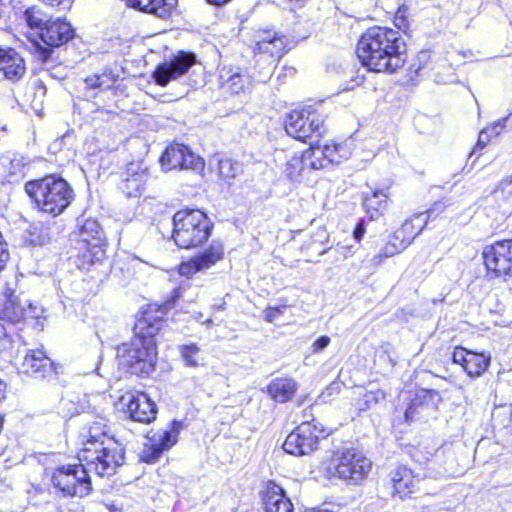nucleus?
Returning a JSON list of instances; mask_svg holds the SVG:
<instances>
[{
  "label": "nucleus",
  "mask_w": 512,
  "mask_h": 512,
  "mask_svg": "<svg viewBox=\"0 0 512 512\" xmlns=\"http://www.w3.org/2000/svg\"><path fill=\"white\" fill-rule=\"evenodd\" d=\"M285 130L288 135L305 142L325 132V116L310 108L293 110L285 119Z\"/></svg>",
  "instance_id": "6e6552de"
},
{
  "label": "nucleus",
  "mask_w": 512,
  "mask_h": 512,
  "mask_svg": "<svg viewBox=\"0 0 512 512\" xmlns=\"http://www.w3.org/2000/svg\"><path fill=\"white\" fill-rule=\"evenodd\" d=\"M345 250L350 251L351 247H343Z\"/></svg>",
  "instance_id": "680f3d73"
},
{
  "label": "nucleus",
  "mask_w": 512,
  "mask_h": 512,
  "mask_svg": "<svg viewBox=\"0 0 512 512\" xmlns=\"http://www.w3.org/2000/svg\"><path fill=\"white\" fill-rule=\"evenodd\" d=\"M298 390L297 382L292 378H276L267 386V393L278 403H286Z\"/></svg>",
  "instance_id": "bb28decb"
},
{
  "label": "nucleus",
  "mask_w": 512,
  "mask_h": 512,
  "mask_svg": "<svg viewBox=\"0 0 512 512\" xmlns=\"http://www.w3.org/2000/svg\"><path fill=\"white\" fill-rule=\"evenodd\" d=\"M52 483L64 496L84 497L91 491V480L83 464L64 465L52 475Z\"/></svg>",
  "instance_id": "1a4fd4ad"
},
{
  "label": "nucleus",
  "mask_w": 512,
  "mask_h": 512,
  "mask_svg": "<svg viewBox=\"0 0 512 512\" xmlns=\"http://www.w3.org/2000/svg\"><path fill=\"white\" fill-rule=\"evenodd\" d=\"M224 255L222 243L213 241L208 249L203 253L193 257L188 262H183L179 266V273L182 276L190 277L193 274L204 271L215 265Z\"/></svg>",
  "instance_id": "2eb2a0df"
},
{
  "label": "nucleus",
  "mask_w": 512,
  "mask_h": 512,
  "mask_svg": "<svg viewBox=\"0 0 512 512\" xmlns=\"http://www.w3.org/2000/svg\"><path fill=\"white\" fill-rule=\"evenodd\" d=\"M441 397L438 391L431 389L417 390L406 409L405 417L407 421H412L424 409L435 407Z\"/></svg>",
  "instance_id": "393cba45"
},
{
  "label": "nucleus",
  "mask_w": 512,
  "mask_h": 512,
  "mask_svg": "<svg viewBox=\"0 0 512 512\" xmlns=\"http://www.w3.org/2000/svg\"><path fill=\"white\" fill-rule=\"evenodd\" d=\"M151 2V6L154 9H148L147 13L155 14L160 18H166L175 7L177 0H152Z\"/></svg>",
  "instance_id": "a19ab883"
},
{
  "label": "nucleus",
  "mask_w": 512,
  "mask_h": 512,
  "mask_svg": "<svg viewBox=\"0 0 512 512\" xmlns=\"http://www.w3.org/2000/svg\"><path fill=\"white\" fill-rule=\"evenodd\" d=\"M196 63V56L191 52L180 51L178 54L160 63L152 74L155 83L165 87L169 82L185 75Z\"/></svg>",
  "instance_id": "9b49d317"
},
{
  "label": "nucleus",
  "mask_w": 512,
  "mask_h": 512,
  "mask_svg": "<svg viewBox=\"0 0 512 512\" xmlns=\"http://www.w3.org/2000/svg\"><path fill=\"white\" fill-rule=\"evenodd\" d=\"M265 512H293L294 507L282 487L269 482L263 495Z\"/></svg>",
  "instance_id": "4be33fe9"
},
{
  "label": "nucleus",
  "mask_w": 512,
  "mask_h": 512,
  "mask_svg": "<svg viewBox=\"0 0 512 512\" xmlns=\"http://www.w3.org/2000/svg\"><path fill=\"white\" fill-rule=\"evenodd\" d=\"M113 79L110 74L102 73V74H94L88 76L84 80L85 89H107L113 85Z\"/></svg>",
  "instance_id": "e433bc0d"
},
{
  "label": "nucleus",
  "mask_w": 512,
  "mask_h": 512,
  "mask_svg": "<svg viewBox=\"0 0 512 512\" xmlns=\"http://www.w3.org/2000/svg\"><path fill=\"white\" fill-rule=\"evenodd\" d=\"M78 459L88 473L111 476L124 463V449L116 440L104 439L84 446Z\"/></svg>",
  "instance_id": "423d86ee"
},
{
  "label": "nucleus",
  "mask_w": 512,
  "mask_h": 512,
  "mask_svg": "<svg viewBox=\"0 0 512 512\" xmlns=\"http://www.w3.org/2000/svg\"><path fill=\"white\" fill-rule=\"evenodd\" d=\"M287 310L286 305H281L277 307H267L264 311V318L267 322H274L279 319L281 315L284 314V312Z\"/></svg>",
  "instance_id": "a18cd8bd"
},
{
  "label": "nucleus",
  "mask_w": 512,
  "mask_h": 512,
  "mask_svg": "<svg viewBox=\"0 0 512 512\" xmlns=\"http://www.w3.org/2000/svg\"><path fill=\"white\" fill-rule=\"evenodd\" d=\"M331 342L330 337L323 335L320 336L317 340H315L311 346V350L313 353H319L323 351Z\"/></svg>",
  "instance_id": "de8ad7c7"
},
{
  "label": "nucleus",
  "mask_w": 512,
  "mask_h": 512,
  "mask_svg": "<svg viewBox=\"0 0 512 512\" xmlns=\"http://www.w3.org/2000/svg\"><path fill=\"white\" fill-rule=\"evenodd\" d=\"M180 431V423L174 421L170 430L164 431L158 435V438H153L149 446H146L143 451L142 459L145 462L153 463L161 456L163 451L169 449L177 442V437Z\"/></svg>",
  "instance_id": "aec40b11"
},
{
  "label": "nucleus",
  "mask_w": 512,
  "mask_h": 512,
  "mask_svg": "<svg viewBox=\"0 0 512 512\" xmlns=\"http://www.w3.org/2000/svg\"><path fill=\"white\" fill-rule=\"evenodd\" d=\"M500 412H497V414H493V417L496 418V417H499L500 416Z\"/></svg>",
  "instance_id": "052dcab7"
},
{
  "label": "nucleus",
  "mask_w": 512,
  "mask_h": 512,
  "mask_svg": "<svg viewBox=\"0 0 512 512\" xmlns=\"http://www.w3.org/2000/svg\"><path fill=\"white\" fill-rule=\"evenodd\" d=\"M25 167L26 163L22 156L15 155L13 158H11L10 165L8 168L9 182H16L23 178L25 175Z\"/></svg>",
  "instance_id": "ea45409f"
},
{
  "label": "nucleus",
  "mask_w": 512,
  "mask_h": 512,
  "mask_svg": "<svg viewBox=\"0 0 512 512\" xmlns=\"http://www.w3.org/2000/svg\"><path fill=\"white\" fill-rule=\"evenodd\" d=\"M446 380H448L450 383L456 385V381H455V378L450 376L449 378H445Z\"/></svg>",
  "instance_id": "13d9d810"
},
{
  "label": "nucleus",
  "mask_w": 512,
  "mask_h": 512,
  "mask_svg": "<svg viewBox=\"0 0 512 512\" xmlns=\"http://www.w3.org/2000/svg\"><path fill=\"white\" fill-rule=\"evenodd\" d=\"M0 71L7 79L18 80L25 73L24 59L12 48H0Z\"/></svg>",
  "instance_id": "b1692460"
},
{
  "label": "nucleus",
  "mask_w": 512,
  "mask_h": 512,
  "mask_svg": "<svg viewBox=\"0 0 512 512\" xmlns=\"http://www.w3.org/2000/svg\"><path fill=\"white\" fill-rule=\"evenodd\" d=\"M327 435L322 423L313 418L302 422L286 437L283 449L294 456L309 455Z\"/></svg>",
  "instance_id": "0eeeda50"
},
{
  "label": "nucleus",
  "mask_w": 512,
  "mask_h": 512,
  "mask_svg": "<svg viewBox=\"0 0 512 512\" xmlns=\"http://www.w3.org/2000/svg\"><path fill=\"white\" fill-rule=\"evenodd\" d=\"M213 224L200 210H180L173 216L172 238L182 249H191L206 242Z\"/></svg>",
  "instance_id": "39448f33"
},
{
  "label": "nucleus",
  "mask_w": 512,
  "mask_h": 512,
  "mask_svg": "<svg viewBox=\"0 0 512 512\" xmlns=\"http://www.w3.org/2000/svg\"><path fill=\"white\" fill-rule=\"evenodd\" d=\"M25 191L39 211L53 217L62 214L75 196L70 184L55 175L27 182Z\"/></svg>",
  "instance_id": "7ed1b4c3"
},
{
  "label": "nucleus",
  "mask_w": 512,
  "mask_h": 512,
  "mask_svg": "<svg viewBox=\"0 0 512 512\" xmlns=\"http://www.w3.org/2000/svg\"><path fill=\"white\" fill-rule=\"evenodd\" d=\"M74 31L67 21L63 19H49L40 33L41 40L52 47H59L73 38Z\"/></svg>",
  "instance_id": "412c9836"
},
{
  "label": "nucleus",
  "mask_w": 512,
  "mask_h": 512,
  "mask_svg": "<svg viewBox=\"0 0 512 512\" xmlns=\"http://www.w3.org/2000/svg\"><path fill=\"white\" fill-rule=\"evenodd\" d=\"M365 233L363 222H359L354 229L353 236L357 241H360Z\"/></svg>",
  "instance_id": "3c124183"
},
{
  "label": "nucleus",
  "mask_w": 512,
  "mask_h": 512,
  "mask_svg": "<svg viewBox=\"0 0 512 512\" xmlns=\"http://www.w3.org/2000/svg\"><path fill=\"white\" fill-rule=\"evenodd\" d=\"M42 314L43 309L41 307L32 304L27 299H22L11 291L7 294V299L0 310V320L15 324L27 318H40Z\"/></svg>",
  "instance_id": "f8f14e48"
},
{
  "label": "nucleus",
  "mask_w": 512,
  "mask_h": 512,
  "mask_svg": "<svg viewBox=\"0 0 512 512\" xmlns=\"http://www.w3.org/2000/svg\"><path fill=\"white\" fill-rule=\"evenodd\" d=\"M343 387V384L339 381L332 382L319 396V399L322 402H328L331 400V397L339 394L341 389Z\"/></svg>",
  "instance_id": "c03bdc74"
},
{
  "label": "nucleus",
  "mask_w": 512,
  "mask_h": 512,
  "mask_svg": "<svg viewBox=\"0 0 512 512\" xmlns=\"http://www.w3.org/2000/svg\"><path fill=\"white\" fill-rule=\"evenodd\" d=\"M160 161L165 170L176 168L201 170L204 167V161L182 144H172L167 147Z\"/></svg>",
  "instance_id": "ddd939ff"
},
{
  "label": "nucleus",
  "mask_w": 512,
  "mask_h": 512,
  "mask_svg": "<svg viewBox=\"0 0 512 512\" xmlns=\"http://www.w3.org/2000/svg\"><path fill=\"white\" fill-rule=\"evenodd\" d=\"M395 24L398 27V29L402 30H405L408 27L405 18L402 15L400 16L399 13H397L395 17Z\"/></svg>",
  "instance_id": "603ef678"
},
{
  "label": "nucleus",
  "mask_w": 512,
  "mask_h": 512,
  "mask_svg": "<svg viewBox=\"0 0 512 512\" xmlns=\"http://www.w3.org/2000/svg\"><path fill=\"white\" fill-rule=\"evenodd\" d=\"M507 121L508 118H503L502 120L493 123L490 127L482 130L479 134L477 147L484 148L491 136H497L500 134Z\"/></svg>",
  "instance_id": "58836bf2"
},
{
  "label": "nucleus",
  "mask_w": 512,
  "mask_h": 512,
  "mask_svg": "<svg viewBox=\"0 0 512 512\" xmlns=\"http://www.w3.org/2000/svg\"><path fill=\"white\" fill-rule=\"evenodd\" d=\"M230 0H207L209 4L215 5V6H222L226 3H228Z\"/></svg>",
  "instance_id": "864d4df0"
},
{
  "label": "nucleus",
  "mask_w": 512,
  "mask_h": 512,
  "mask_svg": "<svg viewBox=\"0 0 512 512\" xmlns=\"http://www.w3.org/2000/svg\"><path fill=\"white\" fill-rule=\"evenodd\" d=\"M20 369L25 374L44 377L51 371V362L42 350H30L25 354Z\"/></svg>",
  "instance_id": "a878e982"
},
{
  "label": "nucleus",
  "mask_w": 512,
  "mask_h": 512,
  "mask_svg": "<svg viewBox=\"0 0 512 512\" xmlns=\"http://www.w3.org/2000/svg\"><path fill=\"white\" fill-rule=\"evenodd\" d=\"M407 247L408 245L403 242V240H395L393 235L392 239L382 248V250L377 255L373 257L372 261L374 264L379 265L383 259L392 257Z\"/></svg>",
  "instance_id": "f704fd0d"
},
{
  "label": "nucleus",
  "mask_w": 512,
  "mask_h": 512,
  "mask_svg": "<svg viewBox=\"0 0 512 512\" xmlns=\"http://www.w3.org/2000/svg\"><path fill=\"white\" fill-rule=\"evenodd\" d=\"M308 157H311L310 151H307L301 157L293 156L287 161L284 172L289 179L297 180L300 177L307 164Z\"/></svg>",
  "instance_id": "72a5a7b5"
},
{
  "label": "nucleus",
  "mask_w": 512,
  "mask_h": 512,
  "mask_svg": "<svg viewBox=\"0 0 512 512\" xmlns=\"http://www.w3.org/2000/svg\"><path fill=\"white\" fill-rule=\"evenodd\" d=\"M423 69H424V67L419 66V67L415 70V72H416L417 74H419V75H420V74H421V70H423Z\"/></svg>",
  "instance_id": "bf43d9fd"
},
{
  "label": "nucleus",
  "mask_w": 512,
  "mask_h": 512,
  "mask_svg": "<svg viewBox=\"0 0 512 512\" xmlns=\"http://www.w3.org/2000/svg\"><path fill=\"white\" fill-rule=\"evenodd\" d=\"M133 7L138 8L141 11L147 12L148 9H154L152 0H130Z\"/></svg>",
  "instance_id": "09e8293b"
},
{
  "label": "nucleus",
  "mask_w": 512,
  "mask_h": 512,
  "mask_svg": "<svg viewBox=\"0 0 512 512\" xmlns=\"http://www.w3.org/2000/svg\"><path fill=\"white\" fill-rule=\"evenodd\" d=\"M8 334L7 328L4 324L0 323V339H3Z\"/></svg>",
  "instance_id": "4d7b16f0"
},
{
  "label": "nucleus",
  "mask_w": 512,
  "mask_h": 512,
  "mask_svg": "<svg viewBox=\"0 0 512 512\" xmlns=\"http://www.w3.org/2000/svg\"><path fill=\"white\" fill-rule=\"evenodd\" d=\"M471 353V350H467L466 348L460 346L456 347L454 348L452 353V362L454 364L460 365L462 369L466 371V368L468 366V359L470 358L469 356L471 355Z\"/></svg>",
  "instance_id": "79ce46f5"
},
{
  "label": "nucleus",
  "mask_w": 512,
  "mask_h": 512,
  "mask_svg": "<svg viewBox=\"0 0 512 512\" xmlns=\"http://www.w3.org/2000/svg\"><path fill=\"white\" fill-rule=\"evenodd\" d=\"M385 399V392L382 390L367 391L363 394L364 406L362 410L370 408L371 405L377 404L379 401Z\"/></svg>",
  "instance_id": "37998d69"
},
{
  "label": "nucleus",
  "mask_w": 512,
  "mask_h": 512,
  "mask_svg": "<svg viewBox=\"0 0 512 512\" xmlns=\"http://www.w3.org/2000/svg\"><path fill=\"white\" fill-rule=\"evenodd\" d=\"M430 57L429 53L426 51H422L418 54V60L420 62L426 61Z\"/></svg>",
  "instance_id": "6e6d98bb"
},
{
  "label": "nucleus",
  "mask_w": 512,
  "mask_h": 512,
  "mask_svg": "<svg viewBox=\"0 0 512 512\" xmlns=\"http://www.w3.org/2000/svg\"><path fill=\"white\" fill-rule=\"evenodd\" d=\"M466 374L470 378L480 377L490 365V356L484 353L473 352L469 356Z\"/></svg>",
  "instance_id": "7c9ffc66"
},
{
  "label": "nucleus",
  "mask_w": 512,
  "mask_h": 512,
  "mask_svg": "<svg viewBox=\"0 0 512 512\" xmlns=\"http://www.w3.org/2000/svg\"><path fill=\"white\" fill-rule=\"evenodd\" d=\"M433 209L415 214L410 220L405 221L402 226L394 232L395 240H403L408 246L414 238L419 235L427 225Z\"/></svg>",
  "instance_id": "5701e85b"
},
{
  "label": "nucleus",
  "mask_w": 512,
  "mask_h": 512,
  "mask_svg": "<svg viewBox=\"0 0 512 512\" xmlns=\"http://www.w3.org/2000/svg\"><path fill=\"white\" fill-rule=\"evenodd\" d=\"M371 468L370 459L353 447L336 450L331 459L321 465V471L328 479L337 478L353 485L364 481Z\"/></svg>",
  "instance_id": "20e7f679"
},
{
  "label": "nucleus",
  "mask_w": 512,
  "mask_h": 512,
  "mask_svg": "<svg viewBox=\"0 0 512 512\" xmlns=\"http://www.w3.org/2000/svg\"><path fill=\"white\" fill-rule=\"evenodd\" d=\"M147 310L135 325V336L117 348L119 365L131 374L149 375L154 371L157 352L154 336L162 326V317Z\"/></svg>",
  "instance_id": "f03ea898"
},
{
  "label": "nucleus",
  "mask_w": 512,
  "mask_h": 512,
  "mask_svg": "<svg viewBox=\"0 0 512 512\" xmlns=\"http://www.w3.org/2000/svg\"><path fill=\"white\" fill-rule=\"evenodd\" d=\"M127 412L133 421L148 424L156 419L157 406L144 393L131 394L127 403Z\"/></svg>",
  "instance_id": "6ab92c4d"
},
{
  "label": "nucleus",
  "mask_w": 512,
  "mask_h": 512,
  "mask_svg": "<svg viewBox=\"0 0 512 512\" xmlns=\"http://www.w3.org/2000/svg\"><path fill=\"white\" fill-rule=\"evenodd\" d=\"M23 17L28 27L37 31L39 35L49 21L47 15L40 8L35 6L26 9Z\"/></svg>",
  "instance_id": "2f4dec72"
},
{
  "label": "nucleus",
  "mask_w": 512,
  "mask_h": 512,
  "mask_svg": "<svg viewBox=\"0 0 512 512\" xmlns=\"http://www.w3.org/2000/svg\"><path fill=\"white\" fill-rule=\"evenodd\" d=\"M317 154H321L328 163L340 164L350 157L351 150L346 144H327L323 148L318 147L310 151V156Z\"/></svg>",
  "instance_id": "c85d7f7f"
},
{
  "label": "nucleus",
  "mask_w": 512,
  "mask_h": 512,
  "mask_svg": "<svg viewBox=\"0 0 512 512\" xmlns=\"http://www.w3.org/2000/svg\"><path fill=\"white\" fill-rule=\"evenodd\" d=\"M148 179V168L143 162H131L122 174L120 190L126 197H138L144 190Z\"/></svg>",
  "instance_id": "dca6fc26"
},
{
  "label": "nucleus",
  "mask_w": 512,
  "mask_h": 512,
  "mask_svg": "<svg viewBox=\"0 0 512 512\" xmlns=\"http://www.w3.org/2000/svg\"><path fill=\"white\" fill-rule=\"evenodd\" d=\"M219 175L223 179H233L242 172V165L230 158H224L218 164Z\"/></svg>",
  "instance_id": "c9c22d12"
},
{
  "label": "nucleus",
  "mask_w": 512,
  "mask_h": 512,
  "mask_svg": "<svg viewBox=\"0 0 512 512\" xmlns=\"http://www.w3.org/2000/svg\"><path fill=\"white\" fill-rule=\"evenodd\" d=\"M320 156H322V155L321 154H317L316 156L308 157L307 158V162L309 161V163H307L306 165H309L314 170L324 168L325 164L320 159Z\"/></svg>",
  "instance_id": "8fccbe9b"
},
{
  "label": "nucleus",
  "mask_w": 512,
  "mask_h": 512,
  "mask_svg": "<svg viewBox=\"0 0 512 512\" xmlns=\"http://www.w3.org/2000/svg\"><path fill=\"white\" fill-rule=\"evenodd\" d=\"M104 439H111L106 434V425L103 421H95L88 428V436L84 446L96 441L103 442Z\"/></svg>",
  "instance_id": "4c0bfd02"
},
{
  "label": "nucleus",
  "mask_w": 512,
  "mask_h": 512,
  "mask_svg": "<svg viewBox=\"0 0 512 512\" xmlns=\"http://www.w3.org/2000/svg\"><path fill=\"white\" fill-rule=\"evenodd\" d=\"M179 353L187 367H198L202 361L201 348L196 343L179 346Z\"/></svg>",
  "instance_id": "473e14b6"
},
{
  "label": "nucleus",
  "mask_w": 512,
  "mask_h": 512,
  "mask_svg": "<svg viewBox=\"0 0 512 512\" xmlns=\"http://www.w3.org/2000/svg\"><path fill=\"white\" fill-rule=\"evenodd\" d=\"M487 271L496 277L512 275V240L497 241L483 250Z\"/></svg>",
  "instance_id": "9d476101"
},
{
  "label": "nucleus",
  "mask_w": 512,
  "mask_h": 512,
  "mask_svg": "<svg viewBox=\"0 0 512 512\" xmlns=\"http://www.w3.org/2000/svg\"><path fill=\"white\" fill-rule=\"evenodd\" d=\"M389 479L393 487L391 494L398 495L403 499L414 493L420 478L409 467L399 465L390 471Z\"/></svg>",
  "instance_id": "a211bd4d"
},
{
  "label": "nucleus",
  "mask_w": 512,
  "mask_h": 512,
  "mask_svg": "<svg viewBox=\"0 0 512 512\" xmlns=\"http://www.w3.org/2000/svg\"><path fill=\"white\" fill-rule=\"evenodd\" d=\"M363 206L370 219L382 216L388 207V195L384 190H370L363 196Z\"/></svg>",
  "instance_id": "cd10ccee"
},
{
  "label": "nucleus",
  "mask_w": 512,
  "mask_h": 512,
  "mask_svg": "<svg viewBox=\"0 0 512 512\" xmlns=\"http://www.w3.org/2000/svg\"><path fill=\"white\" fill-rule=\"evenodd\" d=\"M6 384L0 379V401L5 398Z\"/></svg>",
  "instance_id": "5fc2aeb1"
},
{
  "label": "nucleus",
  "mask_w": 512,
  "mask_h": 512,
  "mask_svg": "<svg viewBox=\"0 0 512 512\" xmlns=\"http://www.w3.org/2000/svg\"><path fill=\"white\" fill-rule=\"evenodd\" d=\"M220 79L222 85L234 94L243 91L247 83V77L238 71H233V69H222Z\"/></svg>",
  "instance_id": "c756f323"
},
{
  "label": "nucleus",
  "mask_w": 512,
  "mask_h": 512,
  "mask_svg": "<svg viewBox=\"0 0 512 512\" xmlns=\"http://www.w3.org/2000/svg\"><path fill=\"white\" fill-rule=\"evenodd\" d=\"M80 242L87 250L83 257L94 264L104 256L102 248L103 231L96 220L87 219L83 222L79 231Z\"/></svg>",
  "instance_id": "4468645a"
},
{
  "label": "nucleus",
  "mask_w": 512,
  "mask_h": 512,
  "mask_svg": "<svg viewBox=\"0 0 512 512\" xmlns=\"http://www.w3.org/2000/svg\"><path fill=\"white\" fill-rule=\"evenodd\" d=\"M45 5L59 11L69 10L74 0H41Z\"/></svg>",
  "instance_id": "49530a36"
},
{
  "label": "nucleus",
  "mask_w": 512,
  "mask_h": 512,
  "mask_svg": "<svg viewBox=\"0 0 512 512\" xmlns=\"http://www.w3.org/2000/svg\"><path fill=\"white\" fill-rule=\"evenodd\" d=\"M362 65L374 72H395L406 62V43L398 30L375 26L367 29L357 44Z\"/></svg>",
  "instance_id": "f257e3e1"
},
{
  "label": "nucleus",
  "mask_w": 512,
  "mask_h": 512,
  "mask_svg": "<svg viewBox=\"0 0 512 512\" xmlns=\"http://www.w3.org/2000/svg\"><path fill=\"white\" fill-rule=\"evenodd\" d=\"M255 53L266 54L272 58H280L286 51V39L272 30H259L255 34Z\"/></svg>",
  "instance_id": "f3484780"
}]
</instances>
